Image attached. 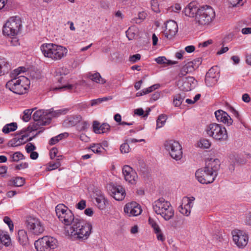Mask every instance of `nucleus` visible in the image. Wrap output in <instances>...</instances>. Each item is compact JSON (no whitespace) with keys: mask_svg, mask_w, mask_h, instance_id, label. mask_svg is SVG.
Wrapping results in <instances>:
<instances>
[{"mask_svg":"<svg viewBox=\"0 0 251 251\" xmlns=\"http://www.w3.org/2000/svg\"><path fill=\"white\" fill-rule=\"evenodd\" d=\"M55 212L60 221L64 225V233L73 240H83L90 236L92 226L90 223H83L75 218L71 210L63 204H58Z\"/></svg>","mask_w":251,"mask_h":251,"instance_id":"1","label":"nucleus"},{"mask_svg":"<svg viewBox=\"0 0 251 251\" xmlns=\"http://www.w3.org/2000/svg\"><path fill=\"white\" fill-rule=\"evenodd\" d=\"M220 161L218 159L207 160L203 168L198 169L195 173V176L201 184L212 183L217 176V172L220 168Z\"/></svg>","mask_w":251,"mask_h":251,"instance_id":"2","label":"nucleus"},{"mask_svg":"<svg viewBox=\"0 0 251 251\" xmlns=\"http://www.w3.org/2000/svg\"><path fill=\"white\" fill-rule=\"evenodd\" d=\"M25 68L20 67L14 70L10 74L12 78L5 85L6 88L15 94L22 95L25 93L29 84V79L23 75L17 77L21 72H25Z\"/></svg>","mask_w":251,"mask_h":251,"instance_id":"3","label":"nucleus"},{"mask_svg":"<svg viewBox=\"0 0 251 251\" xmlns=\"http://www.w3.org/2000/svg\"><path fill=\"white\" fill-rule=\"evenodd\" d=\"M41 50L45 57L54 60H60L67 53L65 48L51 43L43 44L41 46Z\"/></svg>","mask_w":251,"mask_h":251,"instance_id":"4","label":"nucleus"},{"mask_svg":"<svg viewBox=\"0 0 251 251\" xmlns=\"http://www.w3.org/2000/svg\"><path fill=\"white\" fill-rule=\"evenodd\" d=\"M153 208L157 215H160L166 221L171 219L174 216V210L170 202L163 198L154 202Z\"/></svg>","mask_w":251,"mask_h":251,"instance_id":"5","label":"nucleus"},{"mask_svg":"<svg viewBox=\"0 0 251 251\" xmlns=\"http://www.w3.org/2000/svg\"><path fill=\"white\" fill-rule=\"evenodd\" d=\"M195 22L199 25H209L215 18V11L210 6L205 5L201 7Z\"/></svg>","mask_w":251,"mask_h":251,"instance_id":"6","label":"nucleus"},{"mask_svg":"<svg viewBox=\"0 0 251 251\" xmlns=\"http://www.w3.org/2000/svg\"><path fill=\"white\" fill-rule=\"evenodd\" d=\"M206 131L207 135L216 141L224 142L228 139V134L225 127L221 125L212 123L207 126Z\"/></svg>","mask_w":251,"mask_h":251,"instance_id":"7","label":"nucleus"},{"mask_svg":"<svg viewBox=\"0 0 251 251\" xmlns=\"http://www.w3.org/2000/svg\"><path fill=\"white\" fill-rule=\"evenodd\" d=\"M22 26V21L19 17H11L5 23L2 28L3 35L14 36L20 32Z\"/></svg>","mask_w":251,"mask_h":251,"instance_id":"8","label":"nucleus"},{"mask_svg":"<svg viewBox=\"0 0 251 251\" xmlns=\"http://www.w3.org/2000/svg\"><path fill=\"white\" fill-rule=\"evenodd\" d=\"M37 251H50L57 247V240L54 237L46 236L34 243Z\"/></svg>","mask_w":251,"mask_h":251,"instance_id":"9","label":"nucleus"},{"mask_svg":"<svg viewBox=\"0 0 251 251\" xmlns=\"http://www.w3.org/2000/svg\"><path fill=\"white\" fill-rule=\"evenodd\" d=\"M164 146L173 159L179 160L182 158V147L178 142L173 140H167L164 143Z\"/></svg>","mask_w":251,"mask_h":251,"instance_id":"10","label":"nucleus"},{"mask_svg":"<svg viewBox=\"0 0 251 251\" xmlns=\"http://www.w3.org/2000/svg\"><path fill=\"white\" fill-rule=\"evenodd\" d=\"M26 226L27 229L35 235L41 234L44 231V227L41 221L38 218L32 216L27 217Z\"/></svg>","mask_w":251,"mask_h":251,"instance_id":"11","label":"nucleus"},{"mask_svg":"<svg viewBox=\"0 0 251 251\" xmlns=\"http://www.w3.org/2000/svg\"><path fill=\"white\" fill-rule=\"evenodd\" d=\"M232 234L233 240L238 248H243L247 245L248 236L243 231H233Z\"/></svg>","mask_w":251,"mask_h":251,"instance_id":"12","label":"nucleus"},{"mask_svg":"<svg viewBox=\"0 0 251 251\" xmlns=\"http://www.w3.org/2000/svg\"><path fill=\"white\" fill-rule=\"evenodd\" d=\"M108 190L111 196L117 201H122L125 197V190L121 186L110 185Z\"/></svg>","mask_w":251,"mask_h":251,"instance_id":"13","label":"nucleus"},{"mask_svg":"<svg viewBox=\"0 0 251 251\" xmlns=\"http://www.w3.org/2000/svg\"><path fill=\"white\" fill-rule=\"evenodd\" d=\"M124 212L128 216H136L142 212L140 206L136 202H131L126 204Z\"/></svg>","mask_w":251,"mask_h":251,"instance_id":"14","label":"nucleus"},{"mask_svg":"<svg viewBox=\"0 0 251 251\" xmlns=\"http://www.w3.org/2000/svg\"><path fill=\"white\" fill-rule=\"evenodd\" d=\"M123 174L126 181L131 184L135 183L138 176L136 172L128 165H125L123 168Z\"/></svg>","mask_w":251,"mask_h":251,"instance_id":"15","label":"nucleus"},{"mask_svg":"<svg viewBox=\"0 0 251 251\" xmlns=\"http://www.w3.org/2000/svg\"><path fill=\"white\" fill-rule=\"evenodd\" d=\"M178 30V26L176 23L173 20L167 21L165 25L164 33L165 37L168 39H171Z\"/></svg>","mask_w":251,"mask_h":251,"instance_id":"16","label":"nucleus"},{"mask_svg":"<svg viewBox=\"0 0 251 251\" xmlns=\"http://www.w3.org/2000/svg\"><path fill=\"white\" fill-rule=\"evenodd\" d=\"M200 8L197 2L192 1L185 8L184 13L186 16L194 18L195 20Z\"/></svg>","mask_w":251,"mask_h":251,"instance_id":"17","label":"nucleus"},{"mask_svg":"<svg viewBox=\"0 0 251 251\" xmlns=\"http://www.w3.org/2000/svg\"><path fill=\"white\" fill-rule=\"evenodd\" d=\"M195 200L194 197L192 199L189 198H185L183 199V202L186 204L182 203L178 207L179 211L183 215L188 216L191 213V209L193 207V201Z\"/></svg>","mask_w":251,"mask_h":251,"instance_id":"18","label":"nucleus"},{"mask_svg":"<svg viewBox=\"0 0 251 251\" xmlns=\"http://www.w3.org/2000/svg\"><path fill=\"white\" fill-rule=\"evenodd\" d=\"M215 117L218 122H222L227 126H231L233 120L228 114L222 110H218L215 112Z\"/></svg>","mask_w":251,"mask_h":251,"instance_id":"19","label":"nucleus"},{"mask_svg":"<svg viewBox=\"0 0 251 251\" xmlns=\"http://www.w3.org/2000/svg\"><path fill=\"white\" fill-rule=\"evenodd\" d=\"M93 127L94 132L97 134L104 133L109 131L110 126L107 123H103L100 125V123L95 121L93 122Z\"/></svg>","mask_w":251,"mask_h":251,"instance_id":"20","label":"nucleus"},{"mask_svg":"<svg viewBox=\"0 0 251 251\" xmlns=\"http://www.w3.org/2000/svg\"><path fill=\"white\" fill-rule=\"evenodd\" d=\"M32 117L35 121L46 122V121H49V124H50V118L47 115V110H37L33 113Z\"/></svg>","mask_w":251,"mask_h":251,"instance_id":"21","label":"nucleus"},{"mask_svg":"<svg viewBox=\"0 0 251 251\" xmlns=\"http://www.w3.org/2000/svg\"><path fill=\"white\" fill-rule=\"evenodd\" d=\"M81 119V116L79 115L70 116L64 121V125L66 127L73 126L80 122Z\"/></svg>","mask_w":251,"mask_h":251,"instance_id":"22","label":"nucleus"},{"mask_svg":"<svg viewBox=\"0 0 251 251\" xmlns=\"http://www.w3.org/2000/svg\"><path fill=\"white\" fill-rule=\"evenodd\" d=\"M95 200L97 206L99 209L101 210L104 209L106 204H108L107 199H105L103 194L100 192L96 194Z\"/></svg>","mask_w":251,"mask_h":251,"instance_id":"23","label":"nucleus"},{"mask_svg":"<svg viewBox=\"0 0 251 251\" xmlns=\"http://www.w3.org/2000/svg\"><path fill=\"white\" fill-rule=\"evenodd\" d=\"M29 136V134H25L22 135L20 137L17 138L15 137L9 140L7 143V145L9 147H18L21 145H23L26 142L24 141V139L27 137Z\"/></svg>","mask_w":251,"mask_h":251,"instance_id":"24","label":"nucleus"},{"mask_svg":"<svg viewBox=\"0 0 251 251\" xmlns=\"http://www.w3.org/2000/svg\"><path fill=\"white\" fill-rule=\"evenodd\" d=\"M47 115L50 118V122L52 118L57 117L61 115L66 114L68 112V109L67 108H63L54 110L53 108H51L47 110Z\"/></svg>","mask_w":251,"mask_h":251,"instance_id":"25","label":"nucleus"},{"mask_svg":"<svg viewBox=\"0 0 251 251\" xmlns=\"http://www.w3.org/2000/svg\"><path fill=\"white\" fill-rule=\"evenodd\" d=\"M194 80L193 77L186 78L185 80L183 82L182 84L180 87V89L183 91H189L191 90Z\"/></svg>","mask_w":251,"mask_h":251,"instance_id":"26","label":"nucleus"},{"mask_svg":"<svg viewBox=\"0 0 251 251\" xmlns=\"http://www.w3.org/2000/svg\"><path fill=\"white\" fill-rule=\"evenodd\" d=\"M18 241L21 245H26L28 243V238L25 230H19L18 232Z\"/></svg>","mask_w":251,"mask_h":251,"instance_id":"27","label":"nucleus"},{"mask_svg":"<svg viewBox=\"0 0 251 251\" xmlns=\"http://www.w3.org/2000/svg\"><path fill=\"white\" fill-rule=\"evenodd\" d=\"M201 63V60L200 58L194 59L192 61H190L185 64L187 68V70L192 73L197 69Z\"/></svg>","mask_w":251,"mask_h":251,"instance_id":"28","label":"nucleus"},{"mask_svg":"<svg viewBox=\"0 0 251 251\" xmlns=\"http://www.w3.org/2000/svg\"><path fill=\"white\" fill-rule=\"evenodd\" d=\"M10 69L8 62L3 58H0V76L7 74Z\"/></svg>","mask_w":251,"mask_h":251,"instance_id":"29","label":"nucleus"},{"mask_svg":"<svg viewBox=\"0 0 251 251\" xmlns=\"http://www.w3.org/2000/svg\"><path fill=\"white\" fill-rule=\"evenodd\" d=\"M35 122V123L27 127L26 129L29 130V132L37 130L41 126H46L49 124V121H46V122H42V121H40V122Z\"/></svg>","mask_w":251,"mask_h":251,"instance_id":"30","label":"nucleus"},{"mask_svg":"<svg viewBox=\"0 0 251 251\" xmlns=\"http://www.w3.org/2000/svg\"><path fill=\"white\" fill-rule=\"evenodd\" d=\"M25 183V178L22 177H16L11 179L8 183V185L15 187H21L23 186Z\"/></svg>","mask_w":251,"mask_h":251,"instance_id":"31","label":"nucleus"},{"mask_svg":"<svg viewBox=\"0 0 251 251\" xmlns=\"http://www.w3.org/2000/svg\"><path fill=\"white\" fill-rule=\"evenodd\" d=\"M17 124L13 122L5 125L3 127L2 131L4 133L7 134L10 132L15 131L17 129Z\"/></svg>","mask_w":251,"mask_h":251,"instance_id":"32","label":"nucleus"},{"mask_svg":"<svg viewBox=\"0 0 251 251\" xmlns=\"http://www.w3.org/2000/svg\"><path fill=\"white\" fill-rule=\"evenodd\" d=\"M185 97V95L184 93L178 94L174 97L173 104L175 106L178 107L180 106Z\"/></svg>","mask_w":251,"mask_h":251,"instance_id":"33","label":"nucleus"},{"mask_svg":"<svg viewBox=\"0 0 251 251\" xmlns=\"http://www.w3.org/2000/svg\"><path fill=\"white\" fill-rule=\"evenodd\" d=\"M89 77L92 80L97 83L100 84H104L105 83V79L101 77L100 74L99 73L91 74L89 75Z\"/></svg>","mask_w":251,"mask_h":251,"instance_id":"34","label":"nucleus"},{"mask_svg":"<svg viewBox=\"0 0 251 251\" xmlns=\"http://www.w3.org/2000/svg\"><path fill=\"white\" fill-rule=\"evenodd\" d=\"M155 60L159 64H164L167 65L175 64L177 63L176 61H172L171 60H168L164 56L158 57L155 58Z\"/></svg>","mask_w":251,"mask_h":251,"instance_id":"35","label":"nucleus"},{"mask_svg":"<svg viewBox=\"0 0 251 251\" xmlns=\"http://www.w3.org/2000/svg\"><path fill=\"white\" fill-rule=\"evenodd\" d=\"M68 136V134L67 133L60 134L56 136L51 138L49 141V144L50 145H53L58 143L65 137H67Z\"/></svg>","mask_w":251,"mask_h":251,"instance_id":"36","label":"nucleus"},{"mask_svg":"<svg viewBox=\"0 0 251 251\" xmlns=\"http://www.w3.org/2000/svg\"><path fill=\"white\" fill-rule=\"evenodd\" d=\"M166 120V115L163 114L159 115L156 120V128L162 127L165 124Z\"/></svg>","mask_w":251,"mask_h":251,"instance_id":"37","label":"nucleus"},{"mask_svg":"<svg viewBox=\"0 0 251 251\" xmlns=\"http://www.w3.org/2000/svg\"><path fill=\"white\" fill-rule=\"evenodd\" d=\"M0 245H3L5 246H8L10 243L11 240L9 235L7 234H0Z\"/></svg>","mask_w":251,"mask_h":251,"instance_id":"38","label":"nucleus"},{"mask_svg":"<svg viewBox=\"0 0 251 251\" xmlns=\"http://www.w3.org/2000/svg\"><path fill=\"white\" fill-rule=\"evenodd\" d=\"M12 161L18 162L25 159L24 155L20 151L16 152L11 155Z\"/></svg>","mask_w":251,"mask_h":251,"instance_id":"39","label":"nucleus"},{"mask_svg":"<svg viewBox=\"0 0 251 251\" xmlns=\"http://www.w3.org/2000/svg\"><path fill=\"white\" fill-rule=\"evenodd\" d=\"M101 148L103 150L104 149L100 144H94L89 147V149L95 153H100L101 152Z\"/></svg>","mask_w":251,"mask_h":251,"instance_id":"40","label":"nucleus"},{"mask_svg":"<svg viewBox=\"0 0 251 251\" xmlns=\"http://www.w3.org/2000/svg\"><path fill=\"white\" fill-rule=\"evenodd\" d=\"M61 166V163L59 161L50 162L47 167V170L50 171L59 168Z\"/></svg>","mask_w":251,"mask_h":251,"instance_id":"41","label":"nucleus"},{"mask_svg":"<svg viewBox=\"0 0 251 251\" xmlns=\"http://www.w3.org/2000/svg\"><path fill=\"white\" fill-rule=\"evenodd\" d=\"M146 15L147 14L145 12H140L138 14V17L133 19L132 21L135 23L139 24L146 18Z\"/></svg>","mask_w":251,"mask_h":251,"instance_id":"42","label":"nucleus"},{"mask_svg":"<svg viewBox=\"0 0 251 251\" xmlns=\"http://www.w3.org/2000/svg\"><path fill=\"white\" fill-rule=\"evenodd\" d=\"M149 223L153 228L154 232H158L159 231L160 228L153 219L151 218V217H149Z\"/></svg>","mask_w":251,"mask_h":251,"instance_id":"43","label":"nucleus"},{"mask_svg":"<svg viewBox=\"0 0 251 251\" xmlns=\"http://www.w3.org/2000/svg\"><path fill=\"white\" fill-rule=\"evenodd\" d=\"M33 110V109L32 110L31 109L25 110L24 111V115L22 117V120L25 122H28L30 119L31 115Z\"/></svg>","mask_w":251,"mask_h":251,"instance_id":"44","label":"nucleus"},{"mask_svg":"<svg viewBox=\"0 0 251 251\" xmlns=\"http://www.w3.org/2000/svg\"><path fill=\"white\" fill-rule=\"evenodd\" d=\"M199 146L205 149H208L211 146V142L208 139H202L200 140Z\"/></svg>","mask_w":251,"mask_h":251,"instance_id":"45","label":"nucleus"},{"mask_svg":"<svg viewBox=\"0 0 251 251\" xmlns=\"http://www.w3.org/2000/svg\"><path fill=\"white\" fill-rule=\"evenodd\" d=\"M217 81V78H211L209 77H206L205 78V82L207 86L211 87L216 83Z\"/></svg>","mask_w":251,"mask_h":251,"instance_id":"46","label":"nucleus"},{"mask_svg":"<svg viewBox=\"0 0 251 251\" xmlns=\"http://www.w3.org/2000/svg\"><path fill=\"white\" fill-rule=\"evenodd\" d=\"M120 151L122 153L129 152L130 151L129 146L127 143L122 144L120 146Z\"/></svg>","mask_w":251,"mask_h":251,"instance_id":"47","label":"nucleus"},{"mask_svg":"<svg viewBox=\"0 0 251 251\" xmlns=\"http://www.w3.org/2000/svg\"><path fill=\"white\" fill-rule=\"evenodd\" d=\"M151 9L154 12L156 13H158L160 12L159 4L158 3V1L156 0H152L151 1Z\"/></svg>","mask_w":251,"mask_h":251,"instance_id":"48","label":"nucleus"},{"mask_svg":"<svg viewBox=\"0 0 251 251\" xmlns=\"http://www.w3.org/2000/svg\"><path fill=\"white\" fill-rule=\"evenodd\" d=\"M217 75H218V74L216 73V72L215 71V69L214 68V67H212L208 70V71L207 72V73L206 74L205 76L211 77V78H212H212H213V77L217 78Z\"/></svg>","mask_w":251,"mask_h":251,"instance_id":"49","label":"nucleus"},{"mask_svg":"<svg viewBox=\"0 0 251 251\" xmlns=\"http://www.w3.org/2000/svg\"><path fill=\"white\" fill-rule=\"evenodd\" d=\"M187 68L185 65L183 66L180 70L179 73L178 75V76L179 77H182L185 76L188 73H190V72L187 71Z\"/></svg>","mask_w":251,"mask_h":251,"instance_id":"50","label":"nucleus"},{"mask_svg":"<svg viewBox=\"0 0 251 251\" xmlns=\"http://www.w3.org/2000/svg\"><path fill=\"white\" fill-rule=\"evenodd\" d=\"M243 0H228V3L232 7H236L239 5H242L243 3H241Z\"/></svg>","mask_w":251,"mask_h":251,"instance_id":"51","label":"nucleus"},{"mask_svg":"<svg viewBox=\"0 0 251 251\" xmlns=\"http://www.w3.org/2000/svg\"><path fill=\"white\" fill-rule=\"evenodd\" d=\"M36 149V147L31 143H28L25 146V150L27 153L34 151Z\"/></svg>","mask_w":251,"mask_h":251,"instance_id":"52","label":"nucleus"},{"mask_svg":"<svg viewBox=\"0 0 251 251\" xmlns=\"http://www.w3.org/2000/svg\"><path fill=\"white\" fill-rule=\"evenodd\" d=\"M3 221L5 223H6L9 226L10 229L13 230V224L12 221L10 219V218L7 216L4 217L3 219Z\"/></svg>","mask_w":251,"mask_h":251,"instance_id":"53","label":"nucleus"},{"mask_svg":"<svg viewBox=\"0 0 251 251\" xmlns=\"http://www.w3.org/2000/svg\"><path fill=\"white\" fill-rule=\"evenodd\" d=\"M74 88V86L72 84H68L66 85H64L62 87H56L54 88V90H67L70 91L72 90Z\"/></svg>","mask_w":251,"mask_h":251,"instance_id":"54","label":"nucleus"},{"mask_svg":"<svg viewBox=\"0 0 251 251\" xmlns=\"http://www.w3.org/2000/svg\"><path fill=\"white\" fill-rule=\"evenodd\" d=\"M141 58V55L139 53L131 55L129 57V61L132 63H135Z\"/></svg>","mask_w":251,"mask_h":251,"instance_id":"55","label":"nucleus"},{"mask_svg":"<svg viewBox=\"0 0 251 251\" xmlns=\"http://www.w3.org/2000/svg\"><path fill=\"white\" fill-rule=\"evenodd\" d=\"M86 206V201L85 200H82L78 203L76 204V207L78 209L82 210L85 208Z\"/></svg>","mask_w":251,"mask_h":251,"instance_id":"56","label":"nucleus"},{"mask_svg":"<svg viewBox=\"0 0 251 251\" xmlns=\"http://www.w3.org/2000/svg\"><path fill=\"white\" fill-rule=\"evenodd\" d=\"M58 150L56 148H52L50 151V157L51 159H54L57 155Z\"/></svg>","mask_w":251,"mask_h":251,"instance_id":"57","label":"nucleus"},{"mask_svg":"<svg viewBox=\"0 0 251 251\" xmlns=\"http://www.w3.org/2000/svg\"><path fill=\"white\" fill-rule=\"evenodd\" d=\"M28 166V164L26 162L22 163L20 164L16 165L15 166V170H19L22 169L27 168Z\"/></svg>","mask_w":251,"mask_h":251,"instance_id":"58","label":"nucleus"},{"mask_svg":"<svg viewBox=\"0 0 251 251\" xmlns=\"http://www.w3.org/2000/svg\"><path fill=\"white\" fill-rule=\"evenodd\" d=\"M156 234L157 238L158 240L163 242L165 240V237L160 229L158 232H155Z\"/></svg>","mask_w":251,"mask_h":251,"instance_id":"59","label":"nucleus"},{"mask_svg":"<svg viewBox=\"0 0 251 251\" xmlns=\"http://www.w3.org/2000/svg\"><path fill=\"white\" fill-rule=\"evenodd\" d=\"M172 10L175 12H178L181 9V6L180 4L178 3L175 4V5L172 6Z\"/></svg>","mask_w":251,"mask_h":251,"instance_id":"60","label":"nucleus"},{"mask_svg":"<svg viewBox=\"0 0 251 251\" xmlns=\"http://www.w3.org/2000/svg\"><path fill=\"white\" fill-rule=\"evenodd\" d=\"M100 103H101V100L100 99V98H99L97 99H95V100H92L91 102V105L92 106H93L98 105Z\"/></svg>","mask_w":251,"mask_h":251,"instance_id":"61","label":"nucleus"},{"mask_svg":"<svg viewBox=\"0 0 251 251\" xmlns=\"http://www.w3.org/2000/svg\"><path fill=\"white\" fill-rule=\"evenodd\" d=\"M195 50V47L194 46L191 45L185 47V50L188 53H191L193 52Z\"/></svg>","mask_w":251,"mask_h":251,"instance_id":"62","label":"nucleus"},{"mask_svg":"<svg viewBox=\"0 0 251 251\" xmlns=\"http://www.w3.org/2000/svg\"><path fill=\"white\" fill-rule=\"evenodd\" d=\"M134 113L135 114H136L138 116H142L144 113V110L141 108L135 109L134 111Z\"/></svg>","mask_w":251,"mask_h":251,"instance_id":"63","label":"nucleus"},{"mask_svg":"<svg viewBox=\"0 0 251 251\" xmlns=\"http://www.w3.org/2000/svg\"><path fill=\"white\" fill-rule=\"evenodd\" d=\"M245 223L247 225L251 226V212L248 214L245 220Z\"/></svg>","mask_w":251,"mask_h":251,"instance_id":"64","label":"nucleus"}]
</instances>
